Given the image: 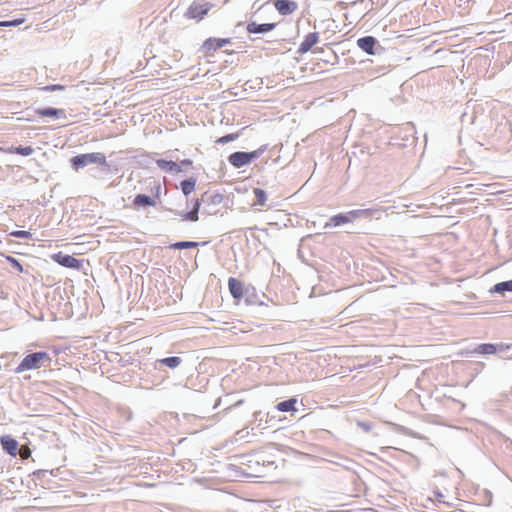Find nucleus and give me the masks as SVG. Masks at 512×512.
Masks as SVG:
<instances>
[{
    "instance_id": "obj_1",
    "label": "nucleus",
    "mask_w": 512,
    "mask_h": 512,
    "mask_svg": "<svg viewBox=\"0 0 512 512\" xmlns=\"http://www.w3.org/2000/svg\"><path fill=\"white\" fill-rule=\"evenodd\" d=\"M224 196L217 192H204L199 199H197L193 205L191 211L187 213L177 212V215H180L183 220L195 222L199 219L198 213L200 206L204 205V212L213 215L217 212V207L223 202Z\"/></svg>"
},
{
    "instance_id": "obj_2",
    "label": "nucleus",
    "mask_w": 512,
    "mask_h": 512,
    "mask_svg": "<svg viewBox=\"0 0 512 512\" xmlns=\"http://www.w3.org/2000/svg\"><path fill=\"white\" fill-rule=\"evenodd\" d=\"M51 358L46 352H34L26 355L19 365L15 368V373L19 374L27 370H33L45 366L44 362H50Z\"/></svg>"
},
{
    "instance_id": "obj_3",
    "label": "nucleus",
    "mask_w": 512,
    "mask_h": 512,
    "mask_svg": "<svg viewBox=\"0 0 512 512\" xmlns=\"http://www.w3.org/2000/svg\"><path fill=\"white\" fill-rule=\"evenodd\" d=\"M71 166L78 171L90 164L107 165L106 156L101 152L79 154L70 159Z\"/></svg>"
},
{
    "instance_id": "obj_4",
    "label": "nucleus",
    "mask_w": 512,
    "mask_h": 512,
    "mask_svg": "<svg viewBox=\"0 0 512 512\" xmlns=\"http://www.w3.org/2000/svg\"><path fill=\"white\" fill-rule=\"evenodd\" d=\"M357 46L369 55H377L383 50V47L373 36H364L359 38L357 40Z\"/></svg>"
},
{
    "instance_id": "obj_5",
    "label": "nucleus",
    "mask_w": 512,
    "mask_h": 512,
    "mask_svg": "<svg viewBox=\"0 0 512 512\" xmlns=\"http://www.w3.org/2000/svg\"><path fill=\"white\" fill-rule=\"evenodd\" d=\"M211 7L212 5L207 2H193L187 9L185 16L189 19L201 20Z\"/></svg>"
},
{
    "instance_id": "obj_6",
    "label": "nucleus",
    "mask_w": 512,
    "mask_h": 512,
    "mask_svg": "<svg viewBox=\"0 0 512 512\" xmlns=\"http://www.w3.org/2000/svg\"><path fill=\"white\" fill-rule=\"evenodd\" d=\"M274 6L281 15L292 14L298 8V4L292 0H276Z\"/></svg>"
},
{
    "instance_id": "obj_7",
    "label": "nucleus",
    "mask_w": 512,
    "mask_h": 512,
    "mask_svg": "<svg viewBox=\"0 0 512 512\" xmlns=\"http://www.w3.org/2000/svg\"><path fill=\"white\" fill-rule=\"evenodd\" d=\"M53 259L63 267L77 269L80 267V261L71 255L58 253L53 256Z\"/></svg>"
},
{
    "instance_id": "obj_8",
    "label": "nucleus",
    "mask_w": 512,
    "mask_h": 512,
    "mask_svg": "<svg viewBox=\"0 0 512 512\" xmlns=\"http://www.w3.org/2000/svg\"><path fill=\"white\" fill-rule=\"evenodd\" d=\"M228 161L234 168H241L245 165L250 164L247 152L242 151L230 154L228 157Z\"/></svg>"
},
{
    "instance_id": "obj_9",
    "label": "nucleus",
    "mask_w": 512,
    "mask_h": 512,
    "mask_svg": "<svg viewBox=\"0 0 512 512\" xmlns=\"http://www.w3.org/2000/svg\"><path fill=\"white\" fill-rule=\"evenodd\" d=\"M0 443L9 455L16 456L18 451V442L10 435H4L0 438Z\"/></svg>"
},
{
    "instance_id": "obj_10",
    "label": "nucleus",
    "mask_w": 512,
    "mask_h": 512,
    "mask_svg": "<svg viewBox=\"0 0 512 512\" xmlns=\"http://www.w3.org/2000/svg\"><path fill=\"white\" fill-rule=\"evenodd\" d=\"M318 41H319L318 33L312 32V33L307 34L298 48V53L299 54L307 53Z\"/></svg>"
},
{
    "instance_id": "obj_11",
    "label": "nucleus",
    "mask_w": 512,
    "mask_h": 512,
    "mask_svg": "<svg viewBox=\"0 0 512 512\" xmlns=\"http://www.w3.org/2000/svg\"><path fill=\"white\" fill-rule=\"evenodd\" d=\"M276 25V23L258 24L256 22H249L246 29L249 33L263 34L272 31Z\"/></svg>"
},
{
    "instance_id": "obj_12",
    "label": "nucleus",
    "mask_w": 512,
    "mask_h": 512,
    "mask_svg": "<svg viewBox=\"0 0 512 512\" xmlns=\"http://www.w3.org/2000/svg\"><path fill=\"white\" fill-rule=\"evenodd\" d=\"M230 41V38H209L204 42L203 48L207 51H216L230 43Z\"/></svg>"
},
{
    "instance_id": "obj_13",
    "label": "nucleus",
    "mask_w": 512,
    "mask_h": 512,
    "mask_svg": "<svg viewBox=\"0 0 512 512\" xmlns=\"http://www.w3.org/2000/svg\"><path fill=\"white\" fill-rule=\"evenodd\" d=\"M228 288L231 293V295L235 299H240L243 296V284L241 281L237 280L236 278H229L228 280Z\"/></svg>"
},
{
    "instance_id": "obj_14",
    "label": "nucleus",
    "mask_w": 512,
    "mask_h": 512,
    "mask_svg": "<svg viewBox=\"0 0 512 512\" xmlns=\"http://www.w3.org/2000/svg\"><path fill=\"white\" fill-rule=\"evenodd\" d=\"M36 113L41 117H55V118L65 117L64 109H58V108H53V107L37 109Z\"/></svg>"
},
{
    "instance_id": "obj_15",
    "label": "nucleus",
    "mask_w": 512,
    "mask_h": 512,
    "mask_svg": "<svg viewBox=\"0 0 512 512\" xmlns=\"http://www.w3.org/2000/svg\"><path fill=\"white\" fill-rule=\"evenodd\" d=\"M156 164L157 166L163 170V171H166V172H170V173H179V172H182V169L180 168V166L174 162V161H168V160H164V159H158L156 161Z\"/></svg>"
},
{
    "instance_id": "obj_16",
    "label": "nucleus",
    "mask_w": 512,
    "mask_h": 512,
    "mask_svg": "<svg viewBox=\"0 0 512 512\" xmlns=\"http://www.w3.org/2000/svg\"><path fill=\"white\" fill-rule=\"evenodd\" d=\"M491 293L504 294L505 292H512V280L503 281L495 284L491 289Z\"/></svg>"
},
{
    "instance_id": "obj_17",
    "label": "nucleus",
    "mask_w": 512,
    "mask_h": 512,
    "mask_svg": "<svg viewBox=\"0 0 512 512\" xmlns=\"http://www.w3.org/2000/svg\"><path fill=\"white\" fill-rule=\"evenodd\" d=\"M135 206L139 207H147V206H154L155 201L148 195L145 194H138L133 201Z\"/></svg>"
},
{
    "instance_id": "obj_18",
    "label": "nucleus",
    "mask_w": 512,
    "mask_h": 512,
    "mask_svg": "<svg viewBox=\"0 0 512 512\" xmlns=\"http://www.w3.org/2000/svg\"><path fill=\"white\" fill-rule=\"evenodd\" d=\"M196 179L191 177L186 180H183L180 183L181 190L185 196H188L195 190Z\"/></svg>"
},
{
    "instance_id": "obj_19",
    "label": "nucleus",
    "mask_w": 512,
    "mask_h": 512,
    "mask_svg": "<svg viewBox=\"0 0 512 512\" xmlns=\"http://www.w3.org/2000/svg\"><path fill=\"white\" fill-rule=\"evenodd\" d=\"M346 223H350V219L346 214H338V215H335L333 216L331 219H330V222L326 224V227L327 226H339V225H342V224H346Z\"/></svg>"
},
{
    "instance_id": "obj_20",
    "label": "nucleus",
    "mask_w": 512,
    "mask_h": 512,
    "mask_svg": "<svg viewBox=\"0 0 512 512\" xmlns=\"http://www.w3.org/2000/svg\"><path fill=\"white\" fill-rule=\"evenodd\" d=\"M497 349L494 344L485 343V344H479L475 349L474 352L478 354H494L496 353Z\"/></svg>"
},
{
    "instance_id": "obj_21",
    "label": "nucleus",
    "mask_w": 512,
    "mask_h": 512,
    "mask_svg": "<svg viewBox=\"0 0 512 512\" xmlns=\"http://www.w3.org/2000/svg\"><path fill=\"white\" fill-rule=\"evenodd\" d=\"M295 404L296 399L291 398L285 401H282L277 404V409L281 412H289V411H295Z\"/></svg>"
},
{
    "instance_id": "obj_22",
    "label": "nucleus",
    "mask_w": 512,
    "mask_h": 512,
    "mask_svg": "<svg viewBox=\"0 0 512 512\" xmlns=\"http://www.w3.org/2000/svg\"><path fill=\"white\" fill-rule=\"evenodd\" d=\"M199 245L198 242L194 241H179L175 242L170 245L171 249L174 250H181V249H190V248H196Z\"/></svg>"
},
{
    "instance_id": "obj_23",
    "label": "nucleus",
    "mask_w": 512,
    "mask_h": 512,
    "mask_svg": "<svg viewBox=\"0 0 512 512\" xmlns=\"http://www.w3.org/2000/svg\"><path fill=\"white\" fill-rule=\"evenodd\" d=\"M159 362L163 365H166L169 368H176L182 363V359L178 356L167 357L159 360Z\"/></svg>"
},
{
    "instance_id": "obj_24",
    "label": "nucleus",
    "mask_w": 512,
    "mask_h": 512,
    "mask_svg": "<svg viewBox=\"0 0 512 512\" xmlns=\"http://www.w3.org/2000/svg\"><path fill=\"white\" fill-rule=\"evenodd\" d=\"M349 219H350V222L356 220L357 218H360V217H368L371 215V211L369 209H358V210H352V211H349L347 213Z\"/></svg>"
},
{
    "instance_id": "obj_25",
    "label": "nucleus",
    "mask_w": 512,
    "mask_h": 512,
    "mask_svg": "<svg viewBox=\"0 0 512 512\" xmlns=\"http://www.w3.org/2000/svg\"><path fill=\"white\" fill-rule=\"evenodd\" d=\"M9 152L16 153V154H19L22 156H29V155L33 154L34 149L31 146H26V147L16 146V147H11L9 149Z\"/></svg>"
},
{
    "instance_id": "obj_26",
    "label": "nucleus",
    "mask_w": 512,
    "mask_h": 512,
    "mask_svg": "<svg viewBox=\"0 0 512 512\" xmlns=\"http://www.w3.org/2000/svg\"><path fill=\"white\" fill-rule=\"evenodd\" d=\"M254 195L256 197L255 205L264 206L267 200V194L263 189L255 188Z\"/></svg>"
},
{
    "instance_id": "obj_27",
    "label": "nucleus",
    "mask_w": 512,
    "mask_h": 512,
    "mask_svg": "<svg viewBox=\"0 0 512 512\" xmlns=\"http://www.w3.org/2000/svg\"><path fill=\"white\" fill-rule=\"evenodd\" d=\"M266 150H267V145H262L258 149L254 150L252 152H247L248 159H249L250 163L253 160L259 158Z\"/></svg>"
},
{
    "instance_id": "obj_28",
    "label": "nucleus",
    "mask_w": 512,
    "mask_h": 512,
    "mask_svg": "<svg viewBox=\"0 0 512 512\" xmlns=\"http://www.w3.org/2000/svg\"><path fill=\"white\" fill-rule=\"evenodd\" d=\"M11 236L13 237H16V238H23V239H27V238H31L32 237V234L30 231H25V230H16V231H13L10 233Z\"/></svg>"
},
{
    "instance_id": "obj_29",
    "label": "nucleus",
    "mask_w": 512,
    "mask_h": 512,
    "mask_svg": "<svg viewBox=\"0 0 512 512\" xmlns=\"http://www.w3.org/2000/svg\"><path fill=\"white\" fill-rule=\"evenodd\" d=\"M238 138V134H227L225 136L220 137L216 142L220 144H226L228 142L234 141Z\"/></svg>"
},
{
    "instance_id": "obj_30",
    "label": "nucleus",
    "mask_w": 512,
    "mask_h": 512,
    "mask_svg": "<svg viewBox=\"0 0 512 512\" xmlns=\"http://www.w3.org/2000/svg\"><path fill=\"white\" fill-rule=\"evenodd\" d=\"M17 454H19L22 459H28L31 455V450L27 446H21L18 448Z\"/></svg>"
},
{
    "instance_id": "obj_31",
    "label": "nucleus",
    "mask_w": 512,
    "mask_h": 512,
    "mask_svg": "<svg viewBox=\"0 0 512 512\" xmlns=\"http://www.w3.org/2000/svg\"><path fill=\"white\" fill-rule=\"evenodd\" d=\"M21 23H23V19H17L13 21H1L0 27H14L20 25Z\"/></svg>"
},
{
    "instance_id": "obj_32",
    "label": "nucleus",
    "mask_w": 512,
    "mask_h": 512,
    "mask_svg": "<svg viewBox=\"0 0 512 512\" xmlns=\"http://www.w3.org/2000/svg\"><path fill=\"white\" fill-rule=\"evenodd\" d=\"M8 261L11 263L13 268L17 269L20 272L23 271L22 265L20 264V262L18 260H16L13 257H8Z\"/></svg>"
},
{
    "instance_id": "obj_33",
    "label": "nucleus",
    "mask_w": 512,
    "mask_h": 512,
    "mask_svg": "<svg viewBox=\"0 0 512 512\" xmlns=\"http://www.w3.org/2000/svg\"><path fill=\"white\" fill-rule=\"evenodd\" d=\"M62 89H63V86L59 85V84L48 85L43 88V90H45V91H55V90H62Z\"/></svg>"
},
{
    "instance_id": "obj_34",
    "label": "nucleus",
    "mask_w": 512,
    "mask_h": 512,
    "mask_svg": "<svg viewBox=\"0 0 512 512\" xmlns=\"http://www.w3.org/2000/svg\"><path fill=\"white\" fill-rule=\"evenodd\" d=\"M358 426L361 427L366 432L370 431L371 429V425L367 422H359Z\"/></svg>"
},
{
    "instance_id": "obj_35",
    "label": "nucleus",
    "mask_w": 512,
    "mask_h": 512,
    "mask_svg": "<svg viewBox=\"0 0 512 512\" xmlns=\"http://www.w3.org/2000/svg\"><path fill=\"white\" fill-rule=\"evenodd\" d=\"M181 164H183V165H192V161H191V160H189V159H185V160H183V161L181 162Z\"/></svg>"
}]
</instances>
